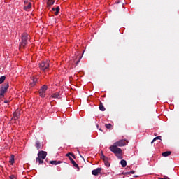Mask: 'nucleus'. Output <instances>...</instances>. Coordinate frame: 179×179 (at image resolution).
Returning a JSON list of instances; mask_svg holds the SVG:
<instances>
[{"mask_svg":"<svg viewBox=\"0 0 179 179\" xmlns=\"http://www.w3.org/2000/svg\"><path fill=\"white\" fill-rule=\"evenodd\" d=\"M19 117H20V110L17 109L13 113V120H19Z\"/></svg>","mask_w":179,"mask_h":179,"instance_id":"obj_8","label":"nucleus"},{"mask_svg":"<svg viewBox=\"0 0 179 179\" xmlns=\"http://www.w3.org/2000/svg\"><path fill=\"white\" fill-rule=\"evenodd\" d=\"M116 3H120V1H117Z\"/></svg>","mask_w":179,"mask_h":179,"instance_id":"obj_37","label":"nucleus"},{"mask_svg":"<svg viewBox=\"0 0 179 179\" xmlns=\"http://www.w3.org/2000/svg\"><path fill=\"white\" fill-rule=\"evenodd\" d=\"M101 159L102 160H104V159H106V156H104V155L102 154V155L101 156Z\"/></svg>","mask_w":179,"mask_h":179,"instance_id":"obj_28","label":"nucleus"},{"mask_svg":"<svg viewBox=\"0 0 179 179\" xmlns=\"http://www.w3.org/2000/svg\"><path fill=\"white\" fill-rule=\"evenodd\" d=\"M100 131H101V132H103V130H101V129H100Z\"/></svg>","mask_w":179,"mask_h":179,"instance_id":"obj_39","label":"nucleus"},{"mask_svg":"<svg viewBox=\"0 0 179 179\" xmlns=\"http://www.w3.org/2000/svg\"><path fill=\"white\" fill-rule=\"evenodd\" d=\"M170 155H171V151H166L162 153V156H163V157H167V156H170Z\"/></svg>","mask_w":179,"mask_h":179,"instance_id":"obj_15","label":"nucleus"},{"mask_svg":"<svg viewBox=\"0 0 179 179\" xmlns=\"http://www.w3.org/2000/svg\"><path fill=\"white\" fill-rule=\"evenodd\" d=\"M50 68V62L48 60H45L42 62L41 63H39V69L41 71H43V72H46V71H48Z\"/></svg>","mask_w":179,"mask_h":179,"instance_id":"obj_3","label":"nucleus"},{"mask_svg":"<svg viewBox=\"0 0 179 179\" xmlns=\"http://www.w3.org/2000/svg\"><path fill=\"white\" fill-rule=\"evenodd\" d=\"M59 97V92H55L51 95L52 99H58Z\"/></svg>","mask_w":179,"mask_h":179,"instance_id":"obj_16","label":"nucleus"},{"mask_svg":"<svg viewBox=\"0 0 179 179\" xmlns=\"http://www.w3.org/2000/svg\"><path fill=\"white\" fill-rule=\"evenodd\" d=\"M104 163H105V166H106V167H110V162H108V161H106Z\"/></svg>","mask_w":179,"mask_h":179,"instance_id":"obj_27","label":"nucleus"},{"mask_svg":"<svg viewBox=\"0 0 179 179\" xmlns=\"http://www.w3.org/2000/svg\"><path fill=\"white\" fill-rule=\"evenodd\" d=\"M105 127L107 129H111V127H113V125H111V124H106Z\"/></svg>","mask_w":179,"mask_h":179,"instance_id":"obj_26","label":"nucleus"},{"mask_svg":"<svg viewBox=\"0 0 179 179\" xmlns=\"http://www.w3.org/2000/svg\"><path fill=\"white\" fill-rule=\"evenodd\" d=\"M127 143H128V141H125V140H120L119 141H117L114 143V145H115L116 146H125V145H127Z\"/></svg>","mask_w":179,"mask_h":179,"instance_id":"obj_6","label":"nucleus"},{"mask_svg":"<svg viewBox=\"0 0 179 179\" xmlns=\"http://www.w3.org/2000/svg\"><path fill=\"white\" fill-rule=\"evenodd\" d=\"M101 173V168H97L92 171L93 176H99Z\"/></svg>","mask_w":179,"mask_h":179,"instance_id":"obj_9","label":"nucleus"},{"mask_svg":"<svg viewBox=\"0 0 179 179\" xmlns=\"http://www.w3.org/2000/svg\"><path fill=\"white\" fill-rule=\"evenodd\" d=\"M66 156L67 157H69H69H71V156H72V157H73V159H75V154L73 153H71V152H69L66 155Z\"/></svg>","mask_w":179,"mask_h":179,"instance_id":"obj_24","label":"nucleus"},{"mask_svg":"<svg viewBox=\"0 0 179 179\" xmlns=\"http://www.w3.org/2000/svg\"><path fill=\"white\" fill-rule=\"evenodd\" d=\"M110 152H113V153H114L115 155H116V156L117 155H121V153H122V150H121V148H118L117 145H115V144H114L113 145H111L109 148Z\"/></svg>","mask_w":179,"mask_h":179,"instance_id":"obj_4","label":"nucleus"},{"mask_svg":"<svg viewBox=\"0 0 179 179\" xmlns=\"http://www.w3.org/2000/svg\"><path fill=\"white\" fill-rule=\"evenodd\" d=\"M167 178H169V177L166 176L165 178H162L160 179H167Z\"/></svg>","mask_w":179,"mask_h":179,"instance_id":"obj_35","label":"nucleus"},{"mask_svg":"<svg viewBox=\"0 0 179 179\" xmlns=\"http://www.w3.org/2000/svg\"><path fill=\"white\" fill-rule=\"evenodd\" d=\"M96 127H98V128H99V124H97V125H96Z\"/></svg>","mask_w":179,"mask_h":179,"instance_id":"obj_38","label":"nucleus"},{"mask_svg":"<svg viewBox=\"0 0 179 179\" xmlns=\"http://www.w3.org/2000/svg\"><path fill=\"white\" fill-rule=\"evenodd\" d=\"M130 174H135V171H130Z\"/></svg>","mask_w":179,"mask_h":179,"instance_id":"obj_31","label":"nucleus"},{"mask_svg":"<svg viewBox=\"0 0 179 179\" xmlns=\"http://www.w3.org/2000/svg\"><path fill=\"white\" fill-rule=\"evenodd\" d=\"M69 160L72 163L73 166L74 167H76V169H78V170H79V165H78V164H76L75 160H73V159H72L71 157H69Z\"/></svg>","mask_w":179,"mask_h":179,"instance_id":"obj_10","label":"nucleus"},{"mask_svg":"<svg viewBox=\"0 0 179 179\" xmlns=\"http://www.w3.org/2000/svg\"><path fill=\"white\" fill-rule=\"evenodd\" d=\"M125 174H126L127 176H128L129 174H131V173H130V171H129V172H126Z\"/></svg>","mask_w":179,"mask_h":179,"instance_id":"obj_33","label":"nucleus"},{"mask_svg":"<svg viewBox=\"0 0 179 179\" xmlns=\"http://www.w3.org/2000/svg\"><path fill=\"white\" fill-rule=\"evenodd\" d=\"M134 177H138V176H134Z\"/></svg>","mask_w":179,"mask_h":179,"instance_id":"obj_40","label":"nucleus"},{"mask_svg":"<svg viewBox=\"0 0 179 179\" xmlns=\"http://www.w3.org/2000/svg\"><path fill=\"white\" fill-rule=\"evenodd\" d=\"M10 179H15V176L12 175L10 177Z\"/></svg>","mask_w":179,"mask_h":179,"instance_id":"obj_30","label":"nucleus"},{"mask_svg":"<svg viewBox=\"0 0 179 179\" xmlns=\"http://www.w3.org/2000/svg\"><path fill=\"white\" fill-rule=\"evenodd\" d=\"M99 110L101 111H106V108L103 105V103H100V104H99Z\"/></svg>","mask_w":179,"mask_h":179,"instance_id":"obj_19","label":"nucleus"},{"mask_svg":"<svg viewBox=\"0 0 179 179\" xmlns=\"http://www.w3.org/2000/svg\"><path fill=\"white\" fill-rule=\"evenodd\" d=\"M54 0H48L47 2L48 6H52V5H54Z\"/></svg>","mask_w":179,"mask_h":179,"instance_id":"obj_22","label":"nucleus"},{"mask_svg":"<svg viewBox=\"0 0 179 179\" xmlns=\"http://www.w3.org/2000/svg\"><path fill=\"white\" fill-rule=\"evenodd\" d=\"M157 139H159V141H162V136H157L155 137L151 142V143L152 144L153 142H155V141H157Z\"/></svg>","mask_w":179,"mask_h":179,"instance_id":"obj_25","label":"nucleus"},{"mask_svg":"<svg viewBox=\"0 0 179 179\" xmlns=\"http://www.w3.org/2000/svg\"><path fill=\"white\" fill-rule=\"evenodd\" d=\"M79 61H80V60H78V61L76 62L77 64H79Z\"/></svg>","mask_w":179,"mask_h":179,"instance_id":"obj_36","label":"nucleus"},{"mask_svg":"<svg viewBox=\"0 0 179 179\" xmlns=\"http://www.w3.org/2000/svg\"><path fill=\"white\" fill-rule=\"evenodd\" d=\"M122 167H126L127 166V161L125 159H122L120 162Z\"/></svg>","mask_w":179,"mask_h":179,"instance_id":"obj_21","label":"nucleus"},{"mask_svg":"<svg viewBox=\"0 0 179 179\" xmlns=\"http://www.w3.org/2000/svg\"><path fill=\"white\" fill-rule=\"evenodd\" d=\"M8 89H9V83H5L0 87V103L1 99H3L5 97V93L8 92Z\"/></svg>","mask_w":179,"mask_h":179,"instance_id":"obj_1","label":"nucleus"},{"mask_svg":"<svg viewBox=\"0 0 179 179\" xmlns=\"http://www.w3.org/2000/svg\"><path fill=\"white\" fill-rule=\"evenodd\" d=\"M29 36L27 34H23L22 35V41L20 43V48H24L27 45V40L29 38Z\"/></svg>","mask_w":179,"mask_h":179,"instance_id":"obj_2","label":"nucleus"},{"mask_svg":"<svg viewBox=\"0 0 179 179\" xmlns=\"http://www.w3.org/2000/svg\"><path fill=\"white\" fill-rule=\"evenodd\" d=\"M36 163L38 162L39 164H43V163H44L43 159L38 157L36 159Z\"/></svg>","mask_w":179,"mask_h":179,"instance_id":"obj_17","label":"nucleus"},{"mask_svg":"<svg viewBox=\"0 0 179 179\" xmlns=\"http://www.w3.org/2000/svg\"><path fill=\"white\" fill-rule=\"evenodd\" d=\"M10 163L13 164L15 163V155H12L10 157Z\"/></svg>","mask_w":179,"mask_h":179,"instance_id":"obj_20","label":"nucleus"},{"mask_svg":"<svg viewBox=\"0 0 179 179\" xmlns=\"http://www.w3.org/2000/svg\"><path fill=\"white\" fill-rule=\"evenodd\" d=\"M103 162H108V157H105V158H104V159H103Z\"/></svg>","mask_w":179,"mask_h":179,"instance_id":"obj_29","label":"nucleus"},{"mask_svg":"<svg viewBox=\"0 0 179 179\" xmlns=\"http://www.w3.org/2000/svg\"><path fill=\"white\" fill-rule=\"evenodd\" d=\"M31 80L32 82H31L30 86L31 87H33L34 86H36V83H37V78L31 77Z\"/></svg>","mask_w":179,"mask_h":179,"instance_id":"obj_11","label":"nucleus"},{"mask_svg":"<svg viewBox=\"0 0 179 179\" xmlns=\"http://www.w3.org/2000/svg\"><path fill=\"white\" fill-rule=\"evenodd\" d=\"M118 159H122V157L121 155L117 156Z\"/></svg>","mask_w":179,"mask_h":179,"instance_id":"obj_34","label":"nucleus"},{"mask_svg":"<svg viewBox=\"0 0 179 179\" xmlns=\"http://www.w3.org/2000/svg\"><path fill=\"white\" fill-rule=\"evenodd\" d=\"M4 103H5L6 104H8V103H9V101L6 100V101H4Z\"/></svg>","mask_w":179,"mask_h":179,"instance_id":"obj_32","label":"nucleus"},{"mask_svg":"<svg viewBox=\"0 0 179 179\" xmlns=\"http://www.w3.org/2000/svg\"><path fill=\"white\" fill-rule=\"evenodd\" d=\"M52 10L54 13V14L57 16L59 13V6H57L56 8H52Z\"/></svg>","mask_w":179,"mask_h":179,"instance_id":"obj_12","label":"nucleus"},{"mask_svg":"<svg viewBox=\"0 0 179 179\" xmlns=\"http://www.w3.org/2000/svg\"><path fill=\"white\" fill-rule=\"evenodd\" d=\"M35 147L36 148L37 150H40V149H41V143L40 141H36Z\"/></svg>","mask_w":179,"mask_h":179,"instance_id":"obj_14","label":"nucleus"},{"mask_svg":"<svg viewBox=\"0 0 179 179\" xmlns=\"http://www.w3.org/2000/svg\"><path fill=\"white\" fill-rule=\"evenodd\" d=\"M6 79V77L5 76H2L0 77V85H2L3 82H5V80Z\"/></svg>","mask_w":179,"mask_h":179,"instance_id":"obj_23","label":"nucleus"},{"mask_svg":"<svg viewBox=\"0 0 179 179\" xmlns=\"http://www.w3.org/2000/svg\"><path fill=\"white\" fill-rule=\"evenodd\" d=\"M61 163H62L61 161H50V164H53L54 166H57V164H61Z\"/></svg>","mask_w":179,"mask_h":179,"instance_id":"obj_13","label":"nucleus"},{"mask_svg":"<svg viewBox=\"0 0 179 179\" xmlns=\"http://www.w3.org/2000/svg\"><path fill=\"white\" fill-rule=\"evenodd\" d=\"M38 157H39L40 159H42V160H44V159L47 157V152L39 151V152L38 153Z\"/></svg>","mask_w":179,"mask_h":179,"instance_id":"obj_7","label":"nucleus"},{"mask_svg":"<svg viewBox=\"0 0 179 179\" xmlns=\"http://www.w3.org/2000/svg\"><path fill=\"white\" fill-rule=\"evenodd\" d=\"M24 9V10H29V9H31V3H29L27 6H25Z\"/></svg>","mask_w":179,"mask_h":179,"instance_id":"obj_18","label":"nucleus"},{"mask_svg":"<svg viewBox=\"0 0 179 179\" xmlns=\"http://www.w3.org/2000/svg\"><path fill=\"white\" fill-rule=\"evenodd\" d=\"M47 89L48 87H47L46 85H43L41 89L39 90V95L41 97L44 98L45 97V92H47Z\"/></svg>","mask_w":179,"mask_h":179,"instance_id":"obj_5","label":"nucleus"}]
</instances>
